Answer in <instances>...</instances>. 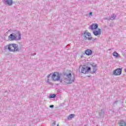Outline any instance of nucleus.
<instances>
[{
    "mask_svg": "<svg viewBox=\"0 0 126 126\" xmlns=\"http://www.w3.org/2000/svg\"><path fill=\"white\" fill-rule=\"evenodd\" d=\"M90 70H91V67L86 66H83L81 69V72L82 73L86 74V73H88V72H89Z\"/></svg>",
    "mask_w": 126,
    "mask_h": 126,
    "instance_id": "nucleus-6",
    "label": "nucleus"
},
{
    "mask_svg": "<svg viewBox=\"0 0 126 126\" xmlns=\"http://www.w3.org/2000/svg\"><path fill=\"white\" fill-rule=\"evenodd\" d=\"M113 56L116 58V59H118L120 58V54H119L117 52H114L113 53Z\"/></svg>",
    "mask_w": 126,
    "mask_h": 126,
    "instance_id": "nucleus-15",
    "label": "nucleus"
},
{
    "mask_svg": "<svg viewBox=\"0 0 126 126\" xmlns=\"http://www.w3.org/2000/svg\"><path fill=\"white\" fill-rule=\"evenodd\" d=\"M75 115L74 114H70L69 115L67 119L68 120H71V119H72L74 117Z\"/></svg>",
    "mask_w": 126,
    "mask_h": 126,
    "instance_id": "nucleus-18",
    "label": "nucleus"
},
{
    "mask_svg": "<svg viewBox=\"0 0 126 126\" xmlns=\"http://www.w3.org/2000/svg\"><path fill=\"white\" fill-rule=\"evenodd\" d=\"M34 55H36V54H34Z\"/></svg>",
    "mask_w": 126,
    "mask_h": 126,
    "instance_id": "nucleus-28",
    "label": "nucleus"
},
{
    "mask_svg": "<svg viewBox=\"0 0 126 126\" xmlns=\"http://www.w3.org/2000/svg\"><path fill=\"white\" fill-rule=\"evenodd\" d=\"M2 1L5 4L9 5V6L12 5V3H13V1L12 0H2Z\"/></svg>",
    "mask_w": 126,
    "mask_h": 126,
    "instance_id": "nucleus-8",
    "label": "nucleus"
},
{
    "mask_svg": "<svg viewBox=\"0 0 126 126\" xmlns=\"http://www.w3.org/2000/svg\"><path fill=\"white\" fill-rule=\"evenodd\" d=\"M89 28H90V29H91L92 30H96V29L98 28V24H93L92 25H91Z\"/></svg>",
    "mask_w": 126,
    "mask_h": 126,
    "instance_id": "nucleus-11",
    "label": "nucleus"
},
{
    "mask_svg": "<svg viewBox=\"0 0 126 126\" xmlns=\"http://www.w3.org/2000/svg\"><path fill=\"white\" fill-rule=\"evenodd\" d=\"M49 98H56V94H51L49 95Z\"/></svg>",
    "mask_w": 126,
    "mask_h": 126,
    "instance_id": "nucleus-20",
    "label": "nucleus"
},
{
    "mask_svg": "<svg viewBox=\"0 0 126 126\" xmlns=\"http://www.w3.org/2000/svg\"><path fill=\"white\" fill-rule=\"evenodd\" d=\"M83 34L84 35V38L85 40H92V37H91V33L88 32L87 31H86Z\"/></svg>",
    "mask_w": 126,
    "mask_h": 126,
    "instance_id": "nucleus-4",
    "label": "nucleus"
},
{
    "mask_svg": "<svg viewBox=\"0 0 126 126\" xmlns=\"http://www.w3.org/2000/svg\"><path fill=\"white\" fill-rule=\"evenodd\" d=\"M122 74V69L117 68L113 71L114 75H121Z\"/></svg>",
    "mask_w": 126,
    "mask_h": 126,
    "instance_id": "nucleus-7",
    "label": "nucleus"
},
{
    "mask_svg": "<svg viewBox=\"0 0 126 126\" xmlns=\"http://www.w3.org/2000/svg\"><path fill=\"white\" fill-rule=\"evenodd\" d=\"M119 124L120 126H126V122L123 120L119 121Z\"/></svg>",
    "mask_w": 126,
    "mask_h": 126,
    "instance_id": "nucleus-13",
    "label": "nucleus"
},
{
    "mask_svg": "<svg viewBox=\"0 0 126 126\" xmlns=\"http://www.w3.org/2000/svg\"><path fill=\"white\" fill-rule=\"evenodd\" d=\"M96 67H94L93 70V73H95L96 71H97V69H96Z\"/></svg>",
    "mask_w": 126,
    "mask_h": 126,
    "instance_id": "nucleus-21",
    "label": "nucleus"
},
{
    "mask_svg": "<svg viewBox=\"0 0 126 126\" xmlns=\"http://www.w3.org/2000/svg\"><path fill=\"white\" fill-rule=\"evenodd\" d=\"M90 65L93 68L97 67V64H95V63H91Z\"/></svg>",
    "mask_w": 126,
    "mask_h": 126,
    "instance_id": "nucleus-19",
    "label": "nucleus"
},
{
    "mask_svg": "<svg viewBox=\"0 0 126 126\" xmlns=\"http://www.w3.org/2000/svg\"><path fill=\"white\" fill-rule=\"evenodd\" d=\"M105 115V111L104 110L102 109L100 112H99V116L101 117V118H103Z\"/></svg>",
    "mask_w": 126,
    "mask_h": 126,
    "instance_id": "nucleus-14",
    "label": "nucleus"
},
{
    "mask_svg": "<svg viewBox=\"0 0 126 126\" xmlns=\"http://www.w3.org/2000/svg\"><path fill=\"white\" fill-rule=\"evenodd\" d=\"M57 126H59V124L57 125Z\"/></svg>",
    "mask_w": 126,
    "mask_h": 126,
    "instance_id": "nucleus-27",
    "label": "nucleus"
},
{
    "mask_svg": "<svg viewBox=\"0 0 126 126\" xmlns=\"http://www.w3.org/2000/svg\"><path fill=\"white\" fill-rule=\"evenodd\" d=\"M52 75H53V74L50 73L49 75L47 76V80L46 81L47 83H49V84H51V82H50V77H51L52 78Z\"/></svg>",
    "mask_w": 126,
    "mask_h": 126,
    "instance_id": "nucleus-16",
    "label": "nucleus"
},
{
    "mask_svg": "<svg viewBox=\"0 0 126 126\" xmlns=\"http://www.w3.org/2000/svg\"><path fill=\"white\" fill-rule=\"evenodd\" d=\"M8 50L9 52H19V48L18 45L16 44H11L8 46Z\"/></svg>",
    "mask_w": 126,
    "mask_h": 126,
    "instance_id": "nucleus-2",
    "label": "nucleus"
},
{
    "mask_svg": "<svg viewBox=\"0 0 126 126\" xmlns=\"http://www.w3.org/2000/svg\"><path fill=\"white\" fill-rule=\"evenodd\" d=\"M62 74L58 72H55L52 75V79L53 81H59L61 80Z\"/></svg>",
    "mask_w": 126,
    "mask_h": 126,
    "instance_id": "nucleus-3",
    "label": "nucleus"
},
{
    "mask_svg": "<svg viewBox=\"0 0 126 126\" xmlns=\"http://www.w3.org/2000/svg\"><path fill=\"white\" fill-rule=\"evenodd\" d=\"M85 53L87 56H90L92 54V51L90 49H87Z\"/></svg>",
    "mask_w": 126,
    "mask_h": 126,
    "instance_id": "nucleus-12",
    "label": "nucleus"
},
{
    "mask_svg": "<svg viewBox=\"0 0 126 126\" xmlns=\"http://www.w3.org/2000/svg\"><path fill=\"white\" fill-rule=\"evenodd\" d=\"M72 72L70 71L68 73L63 74V79L60 80V82L63 83V82L67 84H71L75 80V76H72Z\"/></svg>",
    "mask_w": 126,
    "mask_h": 126,
    "instance_id": "nucleus-1",
    "label": "nucleus"
},
{
    "mask_svg": "<svg viewBox=\"0 0 126 126\" xmlns=\"http://www.w3.org/2000/svg\"><path fill=\"white\" fill-rule=\"evenodd\" d=\"M117 104H118V101H116L113 102V105Z\"/></svg>",
    "mask_w": 126,
    "mask_h": 126,
    "instance_id": "nucleus-22",
    "label": "nucleus"
},
{
    "mask_svg": "<svg viewBox=\"0 0 126 126\" xmlns=\"http://www.w3.org/2000/svg\"><path fill=\"white\" fill-rule=\"evenodd\" d=\"M102 33V30L101 29H98V31L94 30L93 31V34L94 36H98V35H101Z\"/></svg>",
    "mask_w": 126,
    "mask_h": 126,
    "instance_id": "nucleus-10",
    "label": "nucleus"
},
{
    "mask_svg": "<svg viewBox=\"0 0 126 126\" xmlns=\"http://www.w3.org/2000/svg\"><path fill=\"white\" fill-rule=\"evenodd\" d=\"M53 125H54V126L56 125V122H53Z\"/></svg>",
    "mask_w": 126,
    "mask_h": 126,
    "instance_id": "nucleus-25",
    "label": "nucleus"
},
{
    "mask_svg": "<svg viewBox=\"0 0 126 126\" xmlns=\"http://www.w3.org/2000/svg\"><path fill=\"white\" fill-rule=\"evenodd\" d=\"M50 108H54V105H50Z\"/></svg>",
    "mask_w": 126,
    "mask_h": 126,
    "instance_id": "nucleus-24",
    "label": "nucleus"
},
{
    "mask_svg": "<svg viewBox=\"0 0 126 126\" xmlns=\"http://www.w3.org/2000/svg\"><path fill=\"white\" fill-rule=\"evenodd\" d=\"M111 50H112V49H109L108 51H111Z\"/></svg>",
    "mask_w": 126,
    "mask_h": 126,
    "instance_id": "nucleus-26",
    "label": "nucleus"
},
{
    "mask_svg": "<svg viewBox=\"0 0 126 126\" xmlns=\"http://www.w3.org/2000/svg\"><path fill=\"white\" fill-rule=\"evenodd\" d=\"M8 39L9 41H16L14 32L12 33V34H10L9 35Z\"/></svg>",
    "mask_w": 126,
    "mask_h": 126,
    "instance_id": "nucleus-9",
    "label": "nucleus"
},
{
    "mask_svg": "<svg viewBox=\"0 0 126 126\" xmlns=\"http://www.w3.org/2000/svg\"><path fill=\"white\" fill-rule=\"evenodd\" d=\"M116 17H117V16H116L115 14H113L111 16V17L109 18V20H114V19H115Z\"/></svg>",
    "mask_w": 126,
    "mask_h": 126,
    "instance_id": "nucleus-17",
    "label": "nucleus"
},
{
    "mask_svg": "<svg viewBox=\"0 0 126 126\" xmlns=\"http://www.w3.org/2000/svg\"><path fill=\"white\" fill-rule=\"evenodd\" d=\"M16 41H20L21 40V33L18 31H15L14 32Z\"/></svg>",
    "mask_w": 126,
    "mask_h": 126,
    "instance_id": "nucleus-5",
    "label": "nucleus"
},
{
    "mask_svg": "<svg viewBox=\"0 0 126 126\" xmlns=\"http://www.w3.org/2000/svg\"><path fill=\"white\" fill-rule=\"evenodd\" d=\"M88 15H90L91 16H92V12H90V13L88 14Z\"/></svg>",
    "mask_w": 126,
    "mask_h": 126,
    "instance_id": "nucleus-23",
    "label": "nucleus"
}]
</instances>
